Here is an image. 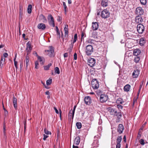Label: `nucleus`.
<instances>
[{
    "label": "nucleus",
    "instance_id": "f257e3e1",
    "mask_svg": "<svg viewBox=\"0 0 148 148\" xmlns=\"http://www.w3.org/2000/svg\"><path fill=\"white\" fill-rule=\"evenodd\" d=\"M49 49L45 51V53L50 57L54 56V48L52 46L49 47Z\"/></svg>",
    "mask_w": 148,
    "mask_h": 148
},
{
    "label": "nucleus",
    "instance_id": "f03ea898",
    "mask_svg": "<svg viewBox=\"0 0 148 148\" xmlns=\"http://www.w3.org/2000/svg\"><path fill=\"white\" fill-rule=\"evenodd\" d=\"M100 138V137L98 135L95 136L94 137L93 142L92 144V147L91 148H97L99 145V139Z\"/></svg>",
    "mask_w": 148,
    "mask_h": 148
},
{
    "label": "nucleus",
    "instance_id": "7ed1b4c3",
    "mask_svg": "<svg viewBox=\"0 0 148 148\" xmlns=\"http://www.w3.org/2000/svg\"><path fill=\"white\" fill-rule=\"evenodd\" d=\"M93 51V48L92 46L88 45L86 46V52L88 56L90 55Z\"/></svg>",
    "mask_w": 148,
    "mask_h": 148
},
{
    "label": "nucleus",
    "instance_id": "20e7f679",
    "mask_svg": "<svg viewBox=\"0 0 148 148\" xmlns=\"http://www.w3.org/2000/svg\"><path fill=\"white\" fill-rule=\"evenodd\" d=\"M49 25L52 26L53 27H55V24L54 23V19L51 14H49L47 17Z\"/></svg>",
    "mask_w": 148,
    "mask_h": 148
},
{
    "label": "nucleus",
    "instance_id": "39448f33",
    "mask_svg": "<svg viewBox=\"0 0 148 148\" xmlns=\"http://www.w3.org/2000/svg\"><path fill=\"white\" fill-rule=\"evenodd\" d=\"M137 31L140 34L143 33L145 30L144 27L143 25L140 23L138 24L137 27Z\"/></svg>",
    "mask_w": 148,
    "mask_h": 148
},
{
    "label": "nucleus",
    "instance_id": "423d86ee",
    "mask_svg": "<svg viewBox=\"0 0 148 148\" xmlns=\"http://www.w3.org/2000/svg\"><path fill=\"white\" fill-rule=\"evenodd\" d=\"M92 86L94 89H97L98 88L99 84L98 82L96 79H93L91 82Z\"/></svg>",
    "mask_w": 148,
    "mask_h": 148
},
{
    "label": "nucleus",
    "instance_id": "0eeeda50",
    "mask_svg": "<svg viewBox=\"0 0 148 148\" xmlns=\"http://www.w3.org/2000/svg\"><path fill=\"white\" fill-rule=\"evenodd\" d=\"M108 95L106 94L101 95L99 98V100L101 103L106 102L108 100Z\"/></svg>",
    "mask_w": 148,
    "mask_h": 148
},
{
    "label": "nucleus",
    "instance_id": "6e6552de",
    "mask_svg": "<svg viewBox=\"0 0 148 148\" xmlns=\"http://www.w3.org/2000/svg\"><path fill=\"white\" fill-rule=\"evenodd\" d=\"M135 13L138 16H141L143 14L144 11L141 7H138L136 9Z\"/></svg>",
    "mask_w": 148,
    "mask_h": 148
},
{
    "label": "nucleus",
    "instance_id": "1a4fd4ad",
    "mask_svg": "<svg viewBox=\"0 0 148 148\" xmlns=\"http://www.w3.org/2000/svg\"><path fill=\"white\" fill-rule=\"evenodd\" d=\"M110 13L106 10H104L101 13V17L104 18H106L109 16Z\"/></svg>",
    "mask_w": 148,
    "mask_h": 148
},
{
    "label": "nucleus",
    "instance_id": "9d476101",
    "mask_svg": "<svg viewBox=\"0 0 148 148\" xmlns=\"http://www.w3.org/2000/svg\"><path fill=\"white\" fill-rule=\"evenodd\" d=\"M19 19H21L23 16V6L21 4H20L19 5Z\"/></svg>",
    "mask_w": 148,
    "mask_h": 148
},
{
    "label": "nucleus",
    "instance_id": "9b49d317",
    "mask_svg": "<svg viewBox=\"0 0 148 148\" xmlns=\"http://www.w3.org/2000/svg\"><path fill=\"white\" fill-rule=\"evenodd\" d=\"M88 64L91 67H93L95 64V60L93 58H90L88 60Z\"/></svg>",
    "mask_w": 148,
    "mask_h": 148
},
{
    "label": "nucleus",
    "instance_id": "f8f14e48",
    "mask_svg": "<svg viewBox=\"0 0 148 148\" xmlns=\"http://www.w3.org/2000/svg\"><path fill=\"white\" fill-rule=\"evenodd\" d=\"M99 27V24L97 22H93L92 23V29L93 30H96Z\"/></svg>",
    "mask_w": 148,
    "mask_h": 148
},
{
    "label": "nucleus",
    "instance_id": "ddd939ff",
    "mask_svg": "<svg viewBox=\"0 0 148 148\" xmlns=\"http://www.w3.org/2000/svg\"><path fill=\"white\" fill-rule=\"evenodd\" d=\"M135 21L137 23H138L143 22V19L142 17L140 16H137L135 17Z\"/></svg>",
    "mask_w": 148,
    "mask_h": 148
},
{
    "label": "nucleus",
    "instance_id": "4468645a",
    "mask_svg": "<svg viewBox=\"0 0 148 148\" xmlns=\"http://www.w3.org/2000/svg\"><path fill=\"white\" fill-rule=\"evenodd\" d=\"M124 129L123 125L121 124H119L117 129V131L119 134H121L123 132Z\"/></svg>",
    "mask_w": 148,
    "mask_h": 148
},
{
    "label": "nucleus",
    "instance_id": "2eb2a0df",
    "mask_svg": "<svg viewBox=\"0 0 148 148\" xmlns=\"http://www.w3.org/2000/svg\"><path fill=\"white\" fill-rule=\"evenodd\" d=\"M84 101L85 104L87 105H89L91 102L90 97L89 96L86 97L84 98Z\"/></svg>",
    "mask_w": 148,
    "mask_h": 148
},
{
    "label": "nucleus",
    "instance_id": "dca6fc26",
    "mask_svg": "<svg viewBox=\"0 0 148 148\" xmlns=\"http://www.w3.org/2000/svg\"><path fill=\"white\" fill-rule=\"evenodd\" d=\"M95 31V30H91L90 31V37H92L94 38L97 37V34L96 32V31Z\"/></svg>",
    "mask_w": 148,
    "mask_h": 148
},
{
    "label": "nucleus",
    "instance_id": "f3484780",
    "mask_svg": "<svg viewBox=\"0 0 148 148\" xmlns=\"http://www.w3.org/2000/svg\"><path fill=\"white\" fill-rule=\"evenodd\" d=\"M139 71L138 69L134 70L132 74V75L134 78L138 77L139 74Z\"/></svg>",
    "mask_w": 148,
    "mask_h": 148
},
{
    "label": "nucleus",
    "instance_id": "a211bd4d",
    "mask_svg": "<svg viewBox=\"0 0 148 148\" xmlns=\"http://www.w3.org/2000/svg\"><path fill=\"white\" fill-rule=\"evenodd\" d=\"M80 140V138L79 136H77L74 139L73 144L78 145L79 143Z\"/></svg>",
    "mask_w": 148,
    "mask_h": 148
},
{
    "label": "nucleus",
    "instance_id": "6ab92c4d",
    "mask_svg": "<svg viewBox=\"0 0 148 148\" xmlns=\"http://www.w3.org/2000/svg\"><path fill=\"white\" fill-rule=\"evenodd\" d=\"M37 27L39 29L44 30L45 29L46 27L44 24L40 23L38 25Z\"/></svg>",
    "mask_w": 148,
    "mask_h": 148
},
{
    "label": "nucleus",
    "instance_id": "aec40b11",
    "mask_svg": "<svg viewBox=\"0 0 148 148\" xmlns=\"http://www.w3.org/2000/svg\"><path fill=\"white\" fill-rule=\"evenodd\" d=\"M27 47L26 49V51L27 52V54H28L32 50V47L31 46V45L29 42L27 43Z\"/></svg>",
    "mask_w": 148,
    "mask_h": 148
},
{
    "label": "nucleus",
    "instance_id": "412c9836",
    "mask_svg": "<svg viewBox=\"0 0 148 148\" xmlns=\"http://www.w3.org/2000/svg\"><path fill=\"white\" fill-rule=\"evenodd\" d=\"M17 99L15 96H14L13 97V103L14 107L16 110L17 109Z\"/></svg>",
    "mask_w": 148,
    "mask_h": 148
},
{
    "label": "nucleus",
    "instance_id": "4be33fe9",
    "mask_svg": "<svg viewBox=\"0 0 148 148\" xmlns=\"http://www.w3.org/2000/svg\"><path fill=\"white\" fill-rule=\"evenodd\" d=\"M140 53V51L139 49H136L134 50L133 54L135 56H138Z\"/></svg>",
    "mask_w": 148,
    "mask_h": 148
},
{
    "label": "nucleus",
    "instance_id": "5701e85b",
    "mask_svg": "<svg viewBox=\"0 0 148 148\" xmlns=\"http://www.w3.org/2000/svg\"><path fill=\"white\" fill-rule=\"evenodd\" d=\"M108 0H102L101 1V5L103 7H106L108 6Z\"/></svg>",
    "mask_w": 148,
    "mask_h": 148
},
{
    "label": "nucleus",
    "instance_id": "b1692460",
    "mask_svg": "<svg viewBox=\"0 0 148 148\" xmlns=\"http://www.w3.org/2000/svg\"><path fill=\"white\" fill-rule=\"evenodd\" d=\"M64 35L66 37H68V25H66L65 27L64 28Z\"/></svg>",
    "mask_w": 148,
    "mask_h": 148
},
{
    "label": "nucleus",
    "instance_id": "393cba45",
    "mask_svg": "<svg viewBox=\"0 0 148 148\" xmlns=\"http://www.w3.org/2000/svg\"><path fill=\"white\" fill-rule=\"evenodd\" d=\"M131 88V86L130 85L127 84L124 87V90L126 92L129 91Z\"/></svg>",
    "mask_w": 148,
    "mask_h": 148
},
{
    "label": "nucleus",
    "instance_id": "a878e982",
    "mask_svg": "<svg viewBox=\"0 0 148 148\" xmlns=\"http://www.w3.org/2000/svg\"><path fill=\"white\" fill-rule=\"evenodd\" d=\"M109 110L110 113L111 115H116V113H117V111L115 109L112 108L109 109Z\"/></svg>",
    "mask_w": 148,
    "mask_h": 148
},
{
    "label": "nucleus",
    "instance_id": "bb28decb",
    "mask_svg": "<svg viewBox=\"0 0 148 148\" xmlns=\"http://www.w3.org/2000/svg\"><path fill=\"white\" fill-rule=\"evenodd\" d=\"M38 59L39 60V61L40 62V64L42 65L44 64L45 62V59L43 57H41L40 56H38Z\"/></svg>",
    "mask_w": 148,
    "mask_h": 148
},
{
    "label": "nucleus",
    "instance_id": "cd10ccee",
    "mask_svg": "<svg viewBox=\"0 0 148 148\" xmlns=\"http://www.w3.org/2000/svg\"><path fill=\"white\" fill-rule=\"evenodd\" d=\"M146 42L144 38H140L139 41V44L141 46H143Z\"/></svg>",
    "mask_w": 148,
    "mask_h": 148
},
{
    "label": "nucleus",
    "instance_id": "c85d7f7f",
    "mask_svg": "<svg viewBox=\"0 0 148 148\" xmlns=\"http://www.w3.org/2000/svg\"><path fill=\"white\" fill-rule=\"evenodd\" d=\"M124 102V101L123 100V99H122L121 98H119L118 99L116 100V103L117 104H122Z\"/></svg>",
    "mask_w": 148,
    "mask_h": 148
},
{
    "label": "nucleus",
    "instance_id": "c756f323",
    "mask_svg": "<svg viewBox=\"0 0 148 148\" xmlns=\"http://www.w3.org/2000/svg\"><path fill=\"white\" fill-rule=\"evenodd\" d=\"M32 5L31 4H29L28 5L27 9V12L28 13L30 14L31 13L32 10Z\"/></svg>",
    "mask_w": 148,
    "mask_h": 148
},
{
    "label": "nucleus",
    "instance_id": "7c9ffc66",
    "mask_svg": "<svg viewBox=\"0 0 148 148\" xmlns=\"http://www.w3.org/2000/svg\"><path fill=\"white\" fill-rule=\"evenodd\" d=\"M71 110H71L70 111L68 115L69 119H71V118L73 119L74 116V114H73V112H71Z\"/></svg>",
    "mask_w": 148,
    "mask_h": 148
},
{
    "label": "nucleus",
    "instance_id": "2f4dec72",
    "mask_svg": "<svg viewBox=\"0 0 148 148\" xmlns=\"http://www.w3.org/2000/svg\"><path fill=\"white\" fill-rule=\"evenodd\" d=\"M52 65V64L51 63H49L48 65L46 66H44V68L45 70H48L49 68V67Z\"/></svg>",
    "mask_w": 148,
    "mask_h": 148
},
{
    "label": "nucleus",
    "instance_id": "473e14b6",
    "mask_svg": "<svg viewBox=\"0 0 148 148\" xmlns=\"http://www.w3.org/2000/svg\"><path fill=\"white\" fill-rule=\"evenodd\" d=\"M140 59V57L138 56H135L134 58V61L136 63H138Z\"/></svg>",
    "mask_w": 148,
    "mask_h": 148
},
{
    "label": "nucleus",
    "instance_id": "72a5a7b5",
    "mask_svg": "<svg viewBox=\"0 0 148 148\" xmlns=\"http://www.w3.org/2000/svg\"><path fill=\"white\" fill-rule=\"evenodd\" d=\"M63 4L64 7V13L65 14H66V11L67 10V6L65 2H63Z\"/></svg>",
    "mask_w": 148,
    "mask_h": 148
},
{
    "label": "nucleus",
    "instance_id": "f704fd0d",
    "mask_svg": "<svg viewBox=\"0 0 148 148\" xmlns=\"http://www.w3.org/2000/svg\"><path fill=\"white\" fill-rule=\"evenodd\" d=\"M76 125L77 127V129H80L82 127V123L79 122H77L76 123Z\"/></svg>",
    "mask_w": 148,
    "mask_h": 148
},
{
    "label": "nucleus",
    "instance_id": "c9c22d12",
    "mask_svg": "<svg viewBox=\"0 0 148 148\" xmlns=\"http://www.w3.org/2000/svg\"><path fill=\"white\" fill-rule=\"evenodd\" d=\"M29 58L28 56H26V60H25V62H26V67L27 68V66H28L29 64Z\"/></svg>",
    "mask_w": 148,
    "mask_h": 148
},
{
    "label": "nucleus",
    "instance_id": "e433bc0d",
    "mask_svg": "<svg viewBox=\"0 0 148 148\" xmlns=\"http://www.w3.org/2000/svg\"><path fill=\"white\" fill-rule=\"evenodd\" d=\"M122 140V137L120 136H118L117 138V143H120L121 142Z\"/></svg>",
    "mask_w": 148,
    "mask_h": 148
},
{
    "label": "nucleus",
    "instance_id": "4c0bfd02",
    "mask_svg": "<svg viewBox=\"0 0 148 148\" xmlns=\"http://www.w3.org/2000/svg\"><path fill=\"white\" fill-rule=\"evenodd\" d=\"M52 80L51 79H49L47 80L46 82L47 85L49 86L52 83Z\"/></svg>",
    "mask_w": 148,
    "mask_h": 148
},
{
    "label": "nucleus",
    "instance_id": "58836bf2",
    "mask_svg": "<svg viewBox=\"0 0 148 148\" xmlns=\"http://www.w3.org/2000/svg\"><path fill=\"white\" fill-rule=\"evenodd\" d=\"M55 72L56 73L58 74H59L60 73V70L59 68L58 67H56L55 68Z\"/></svg>",
    "mask_w": 148,
    "mask_h": 148
},
{
    "label": "nucleus",
    "instance_id": "ea45409f",
    "mask_svg": "<svg viewBox=\"0 0 148 148\" xmlns=\"http://www.w3.org/2000/svg\"><path fill=\"white\" fill-rule=\"evenodd\" d=\"M44 131L45 133L47 135L51 134V132H50L48 131L47 130L46 128L44 129Z\"/></svg>",
    "mask_w": 148,
    "mask_h": 148
},
{
    "label": "nucleus",
    "instance_id": "a19ab883",
    "mask_svg": "<svg viewBox=\"0 0 148 148\" xmlns=\"http://www.w3.org/2000/svg\"><path fill=\"white\" fill-rule=\"evenodd\" d=\"M116 116L118 117L119 119H120L122 116V114L121 112L116 113Z\"/></svg>",
    "mask_w": 148,
    "mask_h": 148
},
{
    "label": "nucleus",
    "instance_id": "79ce46f5",
    "mask_svg": "<svg viewBox=\"0 0 148 148\" xmlns=\"http://www.w3.org/2000/svg\"><path fill=\"white\" fill-rule=\"evenodd\" d=\"M77 34H75L74 35V39L73 42V43H74L75 42L77 39Z\"/></svg>",
    "mask_w": 148,
    "mask_h": 148
},
{
    "label": "nucleus",
    "instance_id": "37998d69",
    "mask_svg": "<svg viewBox=\"0 0 148 148\" xmlns=\"http://www.w3.org/2000/svg\"><path fill=\"white\" fill-rule=\"evenodd\" d=\"M87 42L88 43L92 44L94 43V40L91 39H90L87 41Z\"/></svg>",
    "mask_w": 148,
    "mask_h": 148
},
{
    "label": "nucleus",
    "instance_id": "c03bdc74",
    "mask_svg": "<svg viewBox=\"0 0 148 148\" xmlns=\"http://www.w3.org/2000/svg\"><path fill=\"white\" fill-rule=\"evenodd\" d=\"M5 60V59L4 58H3V56L2 57L1 60V65L0 66H1V64H2V66L3 64V62H4Z\"/></svg>",
    "mask_w": 148,
    "mask_h": 148
},
{
    "label": "nucleus",
    "instance_id": "a18cd8bd",
    "mask_svg": "<svg viewBox=\"0 0 148 148\" xmlns=\"http://www.w3.org/2000/svg\"><path fill=\"white\" fill-rule=\"evenodd\" d=\"M16 54L15 56V58H14V65L15 66H17V62L16 61V60H15L16 58Z\"/></svg>",
    "mask_w": 148,
    "mask_h": 148
},
{
    "label": "nucleus",
    "instance_id": "49530a36",
    "mask_svg": "<svg viewBox=\"0 0 148 148\" xmlns=\"http://www.w3.org/2000/svg\"><path fill=\"white\" fill-rule=\"evenodd\" d=\"M141 4L145 5L146 3V0H140Z\"/></svg>",
    "mask_w": 148,
    "mask_h": 148
},
{
    "label": "nucleus",
    "instance_id": "de8ad7c7",
    "mask_svg": "<svg viewBox=\"0 0 148 148\" xmlns=\"http://www.w3.org/2000/svg\"><path fill=\"white\" fill-rule=\"evenodd\" d=\"M35 68L36 69H38V66L39 65L38 62L37 61H36L35 62Z\"/></svg>",
    "mask_w": 148,
    "mask_h": 148
},
{
    "label": "nucleus",
    "instance_id": "09e8293b",
    "mask_svg": "<svg viewBox=\"0 0 148 148\" xmlns=\"http://www.w3.org/2000/svg\"><path fill=\"white\" fill-rule=\"evenodd\" d=\"M140 144L142 145H143L145 144L144 140L143 139H141L140 140Z\"/></svg>",
    "mask_w": 148,
    "mask_h": 148
},
{
    "label": "nucleus",
    "instance_id": "8fccbe9b",
    "mask_svg": "<svg viewBox=\"0 0 148 148\" xmlns=\"http://www.w3.org/2000/svg\"><path fill=\"white\" fill-rule=\"evenodd\" d=\"M42 18L43 21V23H46L47 22V20L45 17L43 15H42Z\"/></svg>",
    "mask_w": 148,
    "mask_h": 148
},
{
    "label": "nucleus",
    "instance_id": "3c124183",
    "mask_svg": "<svg viewBox=\"0 0 148 148\" xmlns=\"http://www.w3.org/2000/svg\"><path fill=\"white\" fill-rule=\"evenodd\" d=\"M44 136V137L43 138V140H46V139L49 136L47 135H45V134H44L43 135Z\"/></svg>",
    "mask_w": 148,
    "mask_h": 148
},
{
    "label": "nucleus",
    "instance_id": "603ef678",
    "mask_svg": "<svg viewBox=\"0 0 148 148\" xmlns=\"http://www.w3.org/2000/svg\"><path fill=\"white\" fill-rule=\"evenodd\" d=\"M62 20V17L60 16H58L57 21H60Z\"/></svg>",
    "mask_w": 148,
    "mask_h": 148
},
{
    "label": "nucleus",
    "instance_id": "864d4df0",
    "mask_svg": "<svg viewBox=\"0 0 148 148\" xmlns=\"http://www.w3.org/2000/svg\"><path fill=\"white\" fill-rule=\"evenodd\" d=\"M8 56V53H5L3 54V57L5 58L7 57Z\"/></svg>",
    "mask_w": 148,
    "mask_h": 148
},
{
    "label": "nucleus",
    "instance_id": "5fc2aeb1",
    "mask_svg": "<svg viewBox=\"0 0 148 148\" xmlns=\"http://www.w3.org/2000/svg\"><path fill=\"white\" fill-rule=\"evenodd\" d=\"M117 106L118 108L119 109H122L123 108V106L119 104L117 105Z\"/></svg>",
    "mask_w": 148,
    "mask_h": 148
},
{
    "label": "nucleus",
    "instance_id": "6e6d98bb",
    "mask_svg": "<svg viewBox=\"0 0 148 148\" xmlns=\"http://www.w3.org/2000/svg\"><path fill=\"white\" fill-rule=\"evenodd\" d=\"M121 147V144L119 143H117L116 145V148H120Z\"/></svg>",
    "mask_w": 148,
    "mask_h": 148
},
{
    "label": "nucleus",
    "instance_id": "4d7b16f0",
    "mask_svg": "<svg viewBox=\"0 0 148 148\" xmlns=\"http://www.w3.org/2000/svg\"><path fill=\"white\" fill-rule=\"evenodd\" d=\"M74 58L75 60H76L77 59V54L76 53H75L74 55Z\"/></svg>",
    "mask_w": 148,
    "mask_h": 148
},
{
    "label": "nucleus",
    "instance_id": "13d9d810",
    "mask_svg": "<svg viewBox=\"0 0 148 148\" xmlns=\"http://www.w3.org/2000/svg\"><path fill=\"white\" fill-rule=\"evenodd\" d=\"M76 106H75L74 107L73 110H71V111L73 112V114H74L75 111V108H76Z\"/></svg>",
    "mask_w": 148,
    "mask_h": 148
},
{
    "label": "nucleus",
    "instance_id": "bf43d9fd",
    "mask_svg": "<svg viewBox=\"0 0 148 148\" xmlns=\"http://www.w3.org/2000/svg\"><path fill=\"white\" fill-rule=\"evenodd\" d=\"M141 86H140L139 88V89L138 90V96L139 95L140 92V90H141Z\"/></svg>",
    "mask_w": 148,
    "mask_h": 148
},
{
    "label": "nucleus",
    "instance_id": "052dcab7",
    "mask_svg": "<svg viewBox=\"0 0 148 148\" xmlns=\"http://www.w3.org/2000/svg\"><path fill=\"white\" fill-rule=\"evenodd\" d=\"M54 109L55 110V112L56 113L58 114L59 113V112L58 110L55 107H54Z\"/></svg>",
    "mask_w": 148,
    "mask_h": 148
},
{
    "label": "nucleus",
    "instance_id": "680f3d73",
    "mask_svg": "<svg viewBox=\"0 0 148 148\" xmlns=\"http://www.w3.org/2000/svg\"><path fill=\"white\" fill-rule=\"evenodd\" d=\"M68 56V53H65L64 54V58L67 57Z\"/></svg>",
    "mask_w": 148,
    "mask_h": 148
},
{
    "label": "nucleus",
    "instance_id": "e2e57ef3",
    "mask_svg": "<svg viewBox=\"0 0 148 148\" xmlns=\"http://www.w3.org/2000/svg\"><path fill=\"white\" fill-rule=\"evenodd\" d=\"M73 148H78V147L77 145H74V144H73Z\"/></svg>",
    "mask_w": 148,
    "mask_h": 148
},
{
    "label": "nucleus",
    "instance_id": "0e129e2a",
    "mask_svg": "<svg viewBox=\"0 0 148 148\" xmlns=\"http://www.w3.org/2000/svg\"><path fill=\"white\" fill-rule=\"evenodd\" d=\"M5 128H6L5 126V124L4 123V125H3V133L4 134L5 133Z\"/></svg>",
    "mask_w": 148,
    "mask_h": 148
},
{
    "label": "nucleus",
    "instance_id": "69168bd1",
    "mask_svg": "<svg viewBox=\"0 0 148 148\" xmlns=\"http://www.w3.org/2000/svg\"><path fill=\"white\" fill-rule=\"evenodd\" d=\"M8 113V112L7 110H5V111H4V114L5 116L7 115Z\"/></svg>",
    "mask_w": 148,
    "mask_h": 148
},
{
    "label": "nucleus",
    "instance_id": "338daca9",
    "mask_svg": "<svg viewBox=\"0 0 148 148\" xmlns=\"http://www.w3.org/2000/svg\"><path fill=\"white\" fill-rule=\"evenodd\" d=\"M124 141L125 142H126V137L125 135H124L123 138Z\"/></svg>",
    "mask_w": 148,
    "mask_h": 148
},
{
    "label": "nucleus",
    "instance_id": "774afa93",
    "mask_svg": "<svg viewBox=\"0 0 148 148\" xmlns=\"http://www.w3.org/2000/svg\"><path fill=\"white\" fill-rule=\"evenodd\" d=\"M45 94L47 95H49V91H47L46 92H45Z\"/></svg>",
    "mask_w": 148,
    "mask_h": 148
}]
</instances>
